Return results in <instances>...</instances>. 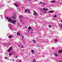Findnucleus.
Masks as SVG:
<instances>
[{"label": "nucleus", "instance_id": "nucleus-1", "mask_svg": "<svg viewBox=\"0 0 62 62\" xmlns=\"http://www.w3.org/2000/svg\"><path fill=\"white\" fill-rule=\"evenodd\" d=\"M40 10H41L42 12L43 13H47L46 11L47 10H48V9L43 8H40Z\"/></svg>", "mask_w": 62, "mask_h": 62}, {"label": "nucleus", "instance_id": "nucleus-2", "mask_svg": "<svg viewBox=\"0 0 62 62\" xmlns=\"http://www.w3.org/2000/svg\"><path fill=\"white\" fill-rule=\"evenodd\" d=\"M6 19L7 20L8 22L9 23H11V21L12 20L11 18H8V17H6Z\"/></svg>", "mask_w": 62, "mask_h": 62}, {"label": "nucleus", "instance_id": "nucleus-3", "mask_svg": "<svg viewBox=\"0 0 62 62\" xmlns=\"http://www.w3.org/2000/svg\"><path fill=\"white\" fill-rule=\"evenodd\" d=\"M16 23V21L15 20H12L11 22V23H13V24H15Z\"/></svg>", "mask_w": 62, "mask_h": 62}, {"label": "nucleus", "instance_id": "nucleus-4", "mask_svg": "<svg viewBox=\"0 0 62 62\" xmlns=\"http://www.w3.org/2000/svg\"><path fill=\"white\" fill-rule=\"evenodd\" d=\"M19 18H20V21L21 22H23V21H22V20H23L22 19V18H23V16H19Z\"/></svg>", "mask_w": 62, "mask_h": 62}, {"label": "nucleus", "instance_id": "nucleus-5", "mask_svg": "<svg viewBox=\"0 0 62 62\" xmlns=\"http://www.w3.org/2000/svg\"><path fill=\"white\" fill-rule=\"evenodd\" d=\"M14 6H16V7H19V6L20 5L19 4H18V5L17 4L15 3L14 4Z\"/></svg>", "mask_w": 62, "mask_h": 62}, {"label": "nucleus", "instance_id": "nucleus-6", "mask_svg": "<svg viewBox=\"0 0 62 62\" xmlns=\"http://www.w3.org/2000/svg\"><path fill=\"white\" fill-rule=\"evenodd\" d=\"M12 48L11 47L9 49H8V50H7L8 52H9L10 51V50H11L12 49Z\"/></svg>", "mask_w": 62, "mask_h": 62}, {"label": "nucleus", "instance_id": "nucleus-7", "mask_svg": "<svg viewBox=\"0 0 62 62\" xmlns=\"http://www.w3.org/2000/svg\"><path fill=\"white\" fill-rule=\"evenodd\" d=\"M54 12V11H52V10L50 11H48V12L49 13H53V12Z\"/></svg>", "mask_w": 62, "mask_h": 62}, {"label": "nucleus", "instance_id": "nucleus-8", "mask_svg": "<svg viewBox=\"0 0 62 62\" xmlns=\"http://www.w3.org/2000/svg\"><path fill=\"white\" fill-rule=\"evenodd\" d=\"M33 15H37V13L36 12H34V13L33 14Z\"/></svg>", "mask_w": 62, "mask_h": 62}, {"label": "nucleus", "instance_id": "nucleus-9", "mask_svg": "<svg viewBox=\"0 0 62 62\" xmlns=\"http://www.w3.org/2000/svg\"><path fill=\"white\" fill-rule=\"evenodd\" d=\"M55 1L54 0H52L50 2V3H54L55 2Z\"/></svg>", "mask_w": 62, "mask_h": 62}, {"label": "nucleus", "instance_id": "nucleus-10", "mask_svg": "<svg viewBox=\"0 0 62 62\" xmlns=\"http://www.w3.org/2000/svg\"><path fill=\"white\" fill-rule=\"evenodd\" d=\"M62 52V50H60L58 51V53H61Z\"/></svg>", "mask_w": 62, "mask_h": 62}, {"label": "nucleus", "instance_id": "nucleus-11", "mask_svg": "<svg viewBox=\"0 0 62 62\" xmlns=\"http://www.w3.org/2000/svg\"><path fill=\"white\" fill-rule=\"evenodd\" d=\"M8 25L9 27H11V26H12V25L10 24H8Z\"/></svg>", "mask_w": 62, "mask_h": 62}, {"label": "nucleus", "instance_id": "nucleus-12", "mask_svg": "<svg viewBox=\"0 0 62 62\" xmlns=\"http://www.w3.org/2000/svg\"><path fill=\"white\" fill-rule=\"evenodd\" d=\"M27 10L28 13H30V10H29V9H27Z\"/></svg>", "mask_w": 62, "mask_h": 62}, {"label": "nucleus", "instance_id": "nucleus-13", "mask_svg": "<svg viewBox=\"0 0 62 62\" xmlns=\"http://www.w3.org/2000/svg\"><path fill=\"white\" fill-rule=\"evenodd\" d=\"M28 29H29L28 31H29L30 30V29H31V28L30 27H29L28 28Z\"/></svg>", "mask_w": 62, "mask_h": 62}, {"label": "nucleus", "instance_id": "nucleus-14", "mask_svg": "<svg viewBox=\"0 0 62 62\" xmlns=\"http://www.w3.org/2000/svg\"><path fill=\"white\" fill-rule=\"evenodd\" d=\"M31 52H32V53H34V50H31Z\"/></svg>", "mask_w": 62, "mask_h": 62}, {"label": "nucleus", "instance_id": "nucleus-15", "mask_svg": "<svg viewBox=\"0 0 62 62\" xmlns=\"http://www.w3.org/2000/svg\"><path fill=\"white\" fill-rule=\"evenodd\" d=\"M58 54H54V56H58Z\"/></svg>", "mask_w": 62, "mask_h": 62}, {"label": "nucleus", "instance_id": "nucleus-16", "mask_svg": "<svg viewBox=\"0 0 62 62\" xmlns=\"http://www.w3.org/2000/svg\"><path fill=\"white\" fill-rule=\"evenodd\" d=\"M17 35H18V36H20V33L18 32L17 33Z\"/></svg>", "mask_w": 62, "mask_h": 62}, {"label": "nucleus", "instance_id": "nucleus-17", "mask_svg": "<svg viewBox=\"0 0 62 62\" xmlns=\"http://www.w3.org/2000/svg\"><path fill=\"white\" fill-rule=\"evenodd\" d=\"M8 37L9 38H12V35H9Z\"/></svg>", "mask_w": 62, "mask_h": 62}, {"label": "nucleus", "instance_id": "nucleus-18", "mask_svg": "<svg viewBox=\"0 0 62 62\" xmlns=\"http://www.w3.org/2000/svg\"><path fill=\"white\" fill-rule=\"evenodd\" d=\"M35 59H33V60L32 61V62H36L35 61Z\"/></svg>", "mask_w": 62, "mask_h": 62}, {"label": "nucleus", "instance_id": "nucleus-19", "mask_svg": "<svg viewBox=\"0 0 62 62\" xmlns=\"http://www.w3.org/2000/svg\"><path fill=\"white\" fill-rule=\"evenodd\" d=\"M55 42H57L58 41V40H57V39H55Z\"/></svg>", "mask_w": 62, "mask_h": 62}, {"label": "nucleus", "instance_id": "nucleus-20", "mask_svg": "<svg viewBox=\"0 0 62 62\" xmlns=\"http://www.w3.org/2000/svg\"><path fill=\"white\" fill-rule=\"evenodd\" d=\"M25 12H27V10L25 9Z\"/></svg>", "mask_w": 62, "mask_h": 62}, {"label": "nucleus", "instance_id": "nucleus-21", "mask_svg": "<svg viewBox=\"0 0 62 62\" xmlns=\"http://www.w3.org/2000/svg\"><path fill=\"white\" fill-rule=\"evenodd\" d=\"M32 41L34 43H35V42H36V41H35V40H33Z\"/></svg>", "mask_w": 62, "mask_h": 62}, {"label": "nucleus", "instance_id": "nucleus-22", "mask_svg": "<svg viewBox=\"0 0 62 62\" xmlns=\"http://www.w3.org/2000/svg\"><path fill=\"white\" fill-rule=\"evenodd\" d=\"M54 18H56V15H55L54 16Z\"/></svg>", "mask_w": 62, "mask_h": 62}, {"label": "nucleus", "instance_id": "nucleus-23", "mask_svg": "<svg viewBox=\"0 0 62 62\" xmlns=\"http://www.w3.org/2000/svg\"><path fill=\"white\" fill-rule=\"evenodd\" d=\"M16 61H17V62H21V61H20V60Z\"/></svg>", "mask_w": 62, "mask_h": 62}, {"label": "nucleus", "instance_id": "nucleus-24", "mask_svg": "<svg viewBox=\"0 0 62 62\" xmlns=\"http://www.w3.org/2000/svg\"><path fill=\"white\" fill-rule=\"evenodd\" d=\"M36 47H39V46L38 45H37L36 46Z\"/></svg>", "mask_w": 62, "mask_h": 62}, {"label": "nucleus", "instance_id": "nucleus-25", "mask_svg": "<svg viewBox=\"0 0 62 62\" xmlns=\"http://www.w3.org/2000/svg\"><path fill=\"white\" fill-rule=\"evenodd\" d=\"M5 59H7V57H5Z\"/></svg>", "mask_w": 62, "mask_h": 62}, {"label": "nucleus", "instance_id": "nucleus-26", "mask_svg": "<svg viewBox=\"0 0 62 62\" xmlns=\"http://www.w3.org/2000/svg\"><path fill=\"white\" fill-rule=\"evenodd\" d=\"M60 27H62V25H60Z\"/></svg>", "mask_w": 62, "mask_h": 62}, {"label": "nucleus", "instance_id": "nucleus-27", "mask_svg": "<svg viewBox=\"0 0 62 62\" xmlns=\"http://www.w3.org/2000/svg\"><path fill=\"white\" fill-rule=\"evenodd\" d=\"M48 26L49 27H51V25H49Z\"/></svg>", "mask_w": 62, "mask_h": 62}, {"label": "nucleus", "instance_id": "nucleus-28", "mask_svg": "<svg viewBox=\"0 0 62 62\" xmlns=\"http://www.w3.org/2000/svg\"><path fill=\"white\" fill-rule=\"evenodd\" d=\"M12 54H15V53L14 52H12Z\"/></svg>", "mask_w": 62, "mask_h": 62}, {"label": "nucleus", "instance_id": "nucleus-29", "mask_svg": "<svg viewBox=\"0 0 62 62\" xmlns=\"http://www.w3.org/2000/svg\"><path fill=\"white\" fill-rule=\"evenodd\" d=\"M42 5H45V3H43L42 4Z\"/></svg>", "mask_w": 62, "mask_h": 62}, {"label": "nucleus", "instance_id": "nucleus-30", "mask_svg": "<svg viewBox=\"0 0 62 62\" xmlns=\"http://www.w3.org/2000/svg\"><path fill=\"white\" fill-rule=\"evenodd\" d=\"M2 7V6H1V4H0V8H1V7Z\"/></svg>", "mask_w": 62, "mask_h": 62}, {"label": "nucleus", "instance_id": "nucleus-31", "mask_svg": "<svg viewBox=\"0 0 62 62\" xmlns=\"http://www.w3.org/2000/svg\"><path fill=\"white\" fill-rule=\"evenodd\" d=\"M24 38V36H22V39H23V38Z\"/></svg>", "mask_w": 62, "mask_h": 62}, {"label": "nucleus", "instance_id": "nucleus-32", "mask_svg": "<svg viewBox=\"0 0 62 62\" xmlns=\"http://www.w3.org/2000/svg\"><path fill=\"white\" fill-rule=\"evenodd\" d=\"M21 48H23V46H21Z\"/></svg>", "mask_w": 62, "mask_h": 62}, {"label": "nucleus", "instance_id": "nucleus-33", "mask_svg": "<svg viewBox=\"0 0 62 62\" xmlns=\"http://www.w3.org/2000/svg\"><path fill=\"white\" fill-rule=\"evenodd\" d=\"M9 55H11V54H9Z\"/></svg>", "mask_w": 62, "mask_h": 62}, {"label": "nucleus", "instance_id": "nucleus-34", "mask_svg": "<svg viewBox=\"0 0 62 62\" xmlns=\"http://www.w3.org/2000/svg\"><path fill=\"white\" fill-rule=\"evenodd\" d=\"M12 18H13L14 19L15 18V17H12Z\"/></svg>", "mask_w": 62, "mask_h": 62}, {"label": "nucleus", "instance_id": "nucleus-35", "mask_svg": "<svg viewBox=\"0 0 62 62\" xmlns=\"http://www.w3.org/2000/svg\"><path fill=\"white\" fill-rule=\"evenodd\" d=\"M40 3H41H41H42V2H40Z\"/></svg>", "mask_w": 62, "mask_h": 62}, {"label": "nucleus", "instance_id": "nucleus-36", "mask_svg": "<svg viewBox=\"0 0 62 62\" xmlns=\"http://www.w3.org/2000/svg\"><path fill=\"white\" fill-rule=\"evenodd\" d=\"M12 53H10V54H12Z\"/></svg>", "mask_w": 62, "mask_h": 62}, {"label": "nucleus", "instance_id": "nucleus-37", "mask_svg": "<svg viewBox=\"0 0 62 62\" xmlns=\"http://www.w3.org/2000/svg\"><path fill=\"white\" fill-rule=\"evenodd\" d=\"M12 60H13H13H14V59H12Z\"/></svg>", "mask_w": 62, "mask_h": 62}, {"label": "nucleus", "instance_id": "nucleus-38", "mask_svg": "<svg viewBox=\"0 0 62 62\" xmlns=\"http://www.w3.org/2000/svg\"><path fill=\"white\" fill-rule=\"evenodd\" d=\"M62 62V61H59V62Z\"/></svg>", "mask_w": 62, "mask_h": 62}, {"label": "nucleus", "instance_id": "nucleus-39", "mask_svg": "<svg viewBox=\"0 0 62 62\" xmlns=\"http://www.w3.org/2000/svg\"><path fill=\"white\" fill-rule=\"evenodd\" d=\"M61 22L62 23V20L61 21Z\"/></svg>", "mask_w": 62, "mask_h": 62}, {"label": "nucleus", "instance_id": "nucleus-40", "mask_svg": "<svg viewBox=\"0 0 62 62\" xmlns=\"http://www.w3.org/2000/svg\"><path fill=\"white\" fill-rule=\"evenodd\" d=\"M18 46L19 47H20V46Z\"/></svg>", "mask_w": 62, "mask_h": 62}, {"label": "nucleus", "instance_id": "nucleus-41", "mask_svg": "<svg viewBox=\"0 0 62 62\" xmlns=\"http://www.w3.org/2000/svg\"><path fill=\"white\" fill-rule=\"evenodd\" d=\"M26 26L25 27V28H26Z\"/></svg>", "mask_w": 62, "mask_h": 62}, {"label": "nucleus", "instance_id": "nucleus-42", "mask_svg": "<svg viewBox=\"0 0 62 62\" xmlns=\"http://www.w3.org/2000/svg\"><path fill=\"white\" fill-rule=\"evenodd\" d=\"M17 57V56H16V58Z\"/></svg>", "mask_w": 62, "mask_h": 62}, {"label": "nucleus", "instance_id": "nucleus-43", "mask_svg": "<svg viewBox=\"0 0 62 62\" xmlns=\"http://www.w3.org/2000/svg\"><path fill=\"white\" fill-rule=\"evenodd\" d=\"M28 0V1H31V0Z\"/></svg>", "mask_w": 62, "mask_h": 62}, {"label": "nucleus", "instance_id": "nucleus-44", "mask_svg": "<svg viewBox=\"0 0 62 62\" xmlns=\"http://www.w3.org/2000/svg\"><path fill=\"white\" fill-rule=\"evenodd\" d=\"M38 0H35V1H38Z\"/></svg>", "mask_w": 62, "mask_h": 62}, {"label": "nucleus", "instance_id": "nucleus-45", "mask_svg": "<svg viewBox=\"0 0 62 62\" xmlns=\"http://www.w3.org/2000/svg\"><path fill=\"white\" fill-rule=\"evenodd\" d=\"M51 42H53V41H51Z\"/></svg>", "mask_w": 62, "mask_h": 62}, {"label": "nucleus", "instance_id": "nucleus-46", "mask_svg": "<svg viewBox=\"0 0 62 62\" xmlns=\"http://www.w3.org/2000/svg\"><path fill=\"white\" fill-rule=\"evenodd\" d=\"M2 62H3V61H2Z\"/></svg>", "mask_w": 62, "mask_h": 62}, {"label": "nucleus", "instance_id": "nucleus-47", "mask_svg": "<svg viewBox=\"0 0 62 62\" xmlns=\"http://www.w3.org/2000/svg\"><path fill=\"white\" fill-rule=\"evenodd\" d=\"M31 34H32V32H31Z\"/></svg>", "mask_w": 62, "mask_h": 62}, {"label": "nucleus", "instance_id": "nucleus-48", "mask_svg": "<svg viewBox=\"0 0 62 62\" xmlns=\"http://www.w3.org/2000/svg\"><path fill=\"white\" fill-rule=\"evenodd\" d=\"M32 30V29H31V30Z\"/></svg>", "mask_w": 62, "mask_h": 62}]
</instances>
